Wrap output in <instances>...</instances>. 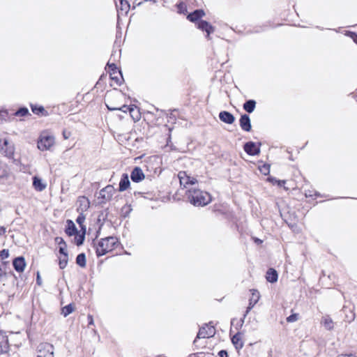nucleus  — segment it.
Segmentation results:
<instances>
[{
    "instance_id": "57",
    "label": "nucleus",
    "mask_w": 357,
    "mask_h": 357,
    "mask_svg": "<svg viewBox=\"0 0 357 357\" xmlns=\"http://www.w3.org/2000/svg\"><path fill=\"white\" fill-rule=\"evenodd\" d=\"M100 229L97 231V232H96V238H98V235H99V234H100Z\"/></svg>"
},
{
    "instance_id": "15",
    "label": "nucleus",
    "mask_w": 357,
    "mask_h": 357,
    "mask_svg": "<svg viewBox=\"0 0 357 357\" xmlns=\"http://www.w3.org/2000/svg\"><path fill=\"white\" fill-rule=\"evenodd\" d=\"M145 175L139 167H135L131 172L130 178L132 182L139 183L144 180Z\"/></svg>"
},
{
    "instance_id": "21",
    "label": "nucleus",
    "mask_w": 357,
    "mask_h": 357,
    "mask_svg": "<svg viewBox=\"0 0 357 357\" xmlns=\"http://www.w3.org/2000/svg\"><path fill=\"white\" fill-rule=\"evenodd\" d=\"M65 232L68 236H73L78 233V229L72 220H67Z\"/></svg>"
},
{
    "instance_id": "12",
    "label": "nucleus",
    "mask_w": 357,
    "mask_h": 357,
    "mask_svg": "<svg viewBox=\"0 0 357 357\" xmlns=\"http://www.w3.org/2000/svg\"><path fill=\"white\" fill-rule=\"evenodd\" d=\"M25 258L23 256H19L13 259V266L18 273H22L26 267Z\"/></svg>"
},
{
    "instance_id": "7",
    "label": "nucleus",
    "mask_w": 357,
    "mask_h": 357,
    "mask_svg": "<svg viewBox=\"0 0 357 357\" xmlns=\"http://www.w3.org/2000/svg\"><path fill=\"white\" fill-rule=\"evenodd\" d=\"M114 192L115 189L111 185H108L105 188L102 189L100 191V198L102 199L101 203H105L106 202L109 201L112 199Z\"/></svg>"
},
{
    "instance_id": "50",
    "label": "nucleus",
    "mask_w": 357,
    "mask_h": 357,
    "mask_svg": "<svg viewBox=\"0 0 357 357\" xmlns=\"http://www.w3.org/2000/svg\"><path fill=\"white\" fill-rule=\"evenodd\" d=\"M36 283L38 285H41V284H42V280H41V278H40V274L38 272L37 273Z\"/></svg>"
},
{
    "instance_id": "5",
    "label": "nucleus",
    "mask_w": 357,
    "mask_h": 357,
    "mask_svg": "<svg viewBox=\"0 0 357 357\" xmlns=\"http://www.w3.org/2000/svg\"><path fill=\"white\" fill-rule=\"evenodd\" d=\"M260 146L261 143L257 145L255 142L250 141L244 144L243 149L249 155L255 156L260 153Z\"/></svg>"
},
{
    "instance_id": "19",
    "label": "nucleus",
    "mask_w": 357,
    "mask_h": 357,
    "mask_svg": "<svg viewBox=\"0 0 357 357\" xmlns=\"http://www.w3.org/2000/svg\"><path fill=\"white\" fill-rule=\"evenodd\" d=\"M32 180L33 187L36 191L41 192L46 188L47 184L43 182L41 178L38 177V176H33Z\"/></svg>"
},
{
    "instance_id": "31",
    "label": "nucleus",
    "mask_w": 357,
    "mask_h": 357,
    "mask_svg": "<svg viewBox=\"0 0 357 357\" xmlns=\"http://www.w3.org/2000/svg\"><path fill=\"white\" fill-rule=\"evenodd\" d=\"M30 115L29 109L26 107H20L14 114L16 116H26Z\"/></svg>"
},
{
    "instance_id": "32",
    "label": "nucleus",
    "mask_w": 357,
    "mask_h": 357,
    "mask_svg": "<svg viewBox=\"0 0 357 357\" xmlns=\"http://www.w3.org/2000/svg\"><path fill=\"white\" fill-rule=\"evenodd\" d=\"M176 6L178 9L177 12L179 14H186L188 10H187V6L185 5V3L183 1H178L176 4Z\"/></svg>"
},
{
    "instance_id": "43",
    "label": "nucleus",
    "mask_w": 357,
    "mask_h": 357,
    "mask_svg": "<svg viewBox=\"0 0 357 357\" xmlns=\"http://www.w3.org/2000/svg\"><path fill=\"white\" fill-rule=\"evenodd\" d=\"M55 242H56V243L59 246H61V245H62V246H63V245H66V243L65 242V241L63 240V238H61V237H56V238H55Z\"/></svg>"
},
{
    "instance_id": "52",
    "label": "nucleus",
    "mask_w": 357,
    "mask_h": 357,
    "mask_svg": "<svg viewBox=\"0 0 357 357\" xmlns=\"http://www.w3.org/2000/svg\"><path fill=\"white\" fill-rule=\"evenodd\" d=\"M268 180L271 183H273V184L276 183V182H277V181H278V179H277V178H274V177H272V176L269 177V178H268Z\"/></svg>"
},
{
    "instance_id": "33",
    "label": "nucleus",
    "mask_w": 357,
    "mask_h": 357,
    "mask_svg": "<svg viewBox=\"0 0 357 357\" xmlns=\"http://www.w3.org/2000/svg\"><path fill=\"white\" fill-rule=\"evenodd\" d=\"M75 236V244L77 245V246H80L82 245L84 242V240H85V236L84 234H79V231H78V233H77Z\"/></svg>"
},
{
    "instance_id": "41",
    "label": "nucleus",
    "mask_w": 357,
    "mask_h": 357,
    "mask_svg": "<svg viewBox=\"0 0 357 357\" xmlns=\"http://www.w3.org/2000/svg\"><path fill=\"white\" fill-rule=\"evenodd\" d=\"M66 248H67V245H63V246L61 245V246H59V253L61 255H62L63 256V257H66V258L68 257V255L66 251Z\"/></svg>"
},
{
    "instance_id": "23",
    "label": "nucleus",
    "mask_w": 357,
    "mask_h": 357,
    "mask_svg": "<svg viewBox=\"0 0 357 357\" xmlns=\"http://www.w3.org/2000/svg\"><path fill=\"white\" fill-rule=\"evenodd\" d=\"M241 337L242 334L240 332H238L231 339L232 344L238 351L243 347V342Z\"/></svg>"
},
{
    "instance_id": "45",
    "label": "nucleus",
    "mask_w": 357,
    "mask_h": 357,
    "mask_svg": "<svg viewBox=\"0 0 357 357\" xmlns=\"http://www.w3.org/2000/svg\"><path fill=\"white\" fill-rule=\"evenodd\" d=\"M87 319H88V326H89L94 325L93 317L92 315L88 314Z\"/></svg>"
},
{
    "instance_id": "27",
    "label": "nucleus",
    "mask_w": 357,
    "mask_h": 357,
    "mask_svg": "<svg viewBox=\"0 0 357 357\" xmlns=\"http://www.w3.org/2000/svg\"><path fill=\"white\" fill-rule=\"evenodd\" d=\"M256 105H257V102L255 100L250 99V100H246L243 103V108L246 112L250 114L255 111Z\"/></svg>"
},
{
    "instance_id": "30",
    "label": "nucleus",
    "mask_w": 357,
    "mask_h": 357,
    "mask_svg": "<svg viewBox=\"0 0 357 357\" xmlns=\"http://www.w3.org/2000/svg\"><path fill=\"white\" fill-rule=\"evenodd\" d=\"M322 323L326 329L329 330V331L333 329V322L332 319L328 316L324 317L323 318Z\"/></svg>"
},
{
    "instance_id": "48",
    "label": "nucleus",
    "mask_w": 357,
    "mask_h": 357,
    "mask_svg": "<svg viewBox=\"0 0 357 357\" xmlns=\"http://www.w3.org/2000/svg\"><path fill=\"white\" fill-rule=\"evenodd\" d=\"M6 155H12L13 153V148L11 146L8 147L6 151Z\"/></svg>"
},
{
    "instance_id": "26",
    "label": "nucleus",
    "mask_w": 357,
    "mask_h": 357,
    "mask_svg": "<svg viewBox=\"0 0 357 357\" xmlns=\"http://www.w3.org/2000/svg\"><path fill=\"white\" fill-rule=\"evenodd\" d=\"M30 106L33 114L42 116H47L48 115V112L45 109L43 106L33 104H31Z\"/></svg>"
},
{
    "instance_id": "51",
    "label": "nucleus",
    "mask_w": 357,
    "mask_h": 357,
    "mask_svg": "<svg viewBox=\"0 0 357 357\" xmlns=\"http://www.w3.org/2000/svg\"><path fill=\"white\" fill-rule=\"evenodd\" d=\"M6 232V228L3 226H0V236L3 235Z\"/></svg>"
},
{
    "instance_id": "34",
    "label": "nucleus",
    "mask_w": 357,
    "mask_h": 357,
    "mask_svg": "<svg viewBox=\"0 0 357 357\" xmlns=\"http://www.w3.org/2000/svg\"><path fill=\"white\" fill-rule=\"evenodd\" d=\"M118 110L122 111V112H123L125 113H126L128 111L130 113L131 116L135 119V117L132 114V113L135 110L133 105H129L128 106V105H123L122 107H118Z\"/></svg>"
},
{
    "instance_id": "53",
    "label": "nucleus",
    "mask_w": 357,
    "mask_h": 357,
    "mask_svg": "<svg viewBox=\"0 0 357 357\" xmlns=\"http://www.w3.org/2000/svg\"><path fill=\"white\" fill-rule=\"evenodd\" d=\"M337 357H357L354 354H342L340 356H338Z\"/></svg>"
},
{
    "instance_id": "25",
    "label": "nucleus",
    "mask_w": 357,
    "mask_h": 357,
    "mask_svg": "<svg viewBox=\"0 0 357 357\" xmlns=\"http://www.w3.org/2000/svg\"><path fill=\"white\" fill-rule=\"evenodd\" d=\"M9 351V343L8 337L0 335V355L6 354Z\"/></svg>"
},
{
    "instance_id": "49",
    "label": "nucleus",
    "mask_w": 357,
    "mask_h": 357,
    "mask_svg": "<svg viewBox=\"0 0 357 357\" xmlns=\"http://www.w3.org/2000/svg\"><path fill=\"white\" fill-rule=\"evenodd\" d=\"M286 181L284 180H278L276 183L279 187H282L285 184Z\"/></svg>"
},
{
    "instance_id": "13",
    "label": "nucleus",
    "mask_w": 357,
    "mask_h": 357,
    "mask_svg": "<svg viewBox=\"0 0 357 357\" xmlns=\"http://www.w3.org/2000/svg\"><path fill=\"white\" fill-rule=\"evenodd\" d=\"M205 15V12L203 9H196L194 11L190 13L187 15V19L194 23H198L199 21L202 20V18Z\"/></svg>"
},
{
    "instance_id": "1",
    "label": "nucleus",
    "mask_w": 357,
    "mask_h": 357,
    "mask_svg": "<svg viewBox=\"0 0 357 357\" xmlns=\"http://www.w3.org/2000/svg\"><path fill=\"white\" fill-rule=\"evenodd\" d=\"M187 200L195 206H204L212 201L211 195L200 189L191 187L185 193Z\"/></svg>"
},
{
    "instance_id": "29",
    "label": "nucleus",
    "mask_w": 357,
    "mask_h": 357,
    "mask_svg": "<svg viewBox=\"0 0 357 357\" xmlns=\"http://www.w3.org/2000/svg\"><path fill=\"white\" fill-rule=\"evenodd\" d=\"M74 311V306L72 303H70L61 308V314L64 317H66Z\"/></svg>"
},
{
    "instance_id": "59",
    "label": "nucleus",
    "mask_w": 357,
    "mask_h": 357,
    "mask_svg": "<svg viewBox=\"0 0 357 357\" xmlns=\"http://www.w3.org/2000/svg\"><path fill=\"white\" fill-rule=\"evenodd\" d=\"M256 241H257V242H259H259H261V240H259V239H258V238H257V239H256Z\"/></svg>"
},
{
    "instance_id": "8",
    "label": "nucleus",
    "mask_w": 357,
    "mask_h": 357,
    "mask_svg": "<svg viewBox=\"0 0 357 357\" xmlns=\"http://www.w3.org/2000/svg\"><path fill=\"white\" fill-rule=\"evenodd\" d=\"M197 27L206 33V38L210 39V34L215 31V27L206 20H202L196 24Z\"/></svg>"
},
{
    "instance_id": "47",
    "label": "nucleus",
    "mask_w": 357,
    "mask_h": 357,
    "mask_svg": "<svg viewBox=\"0 0 357 357\" xmlns=\"http://www.w3.org/2000/svg\"><path fill=\"white\" fill-rule=\"evenodd\" d=\"M63 136L64 139H68L70 137V132L64 130L63 131Z\"/></svg>"
},
{
    "instance_id": "36",
    "label": "nucleus",
    "mask_w": 357,
    "mask_h": 357,
    "mask_svg": "<svg viewBox=\"0 0 357 357\" xmlns=\"http://www.w3.org/2000/svg\"><path fill=\"white\" fill-rule=\"evenodd\" d=\"M78 213H79V215L77 216V218L76 219V222L79 225H84V222L86 219V217H85V215L84 214V213H82V212H78Z\"/></svg>"
},
{
    "instance_id": "10",
    "label": "nucleus",
    "mask_w": 357,
    "mask_h": 357,
    "mask_svg": "<svg viewBox=\"0 0 357 357\" xmlns=\"http://www.w3.org/2000/svg\"><path fill=\"white\" fill-rule=\"evenodd\" d=\"M54 142V139L51 136H44L38 142V147L40 150L49 149Z\"/></svg>"
},
{
    "instance_id": "14",
    "label": "nucleus",
    "mask_w": 357,
    "mask_h": 357,
    "mask_svg": "<svg viewBox=\"0 0 357 357\" xmlns=\"http://www.w3.org/2000/svg\"><path fill=\"white\" fill-rule=\"evenodd\" d=\"M239 125L241 129L245 132H250L252 129L251 121L248 114H241L239 119Z\"/></svg>"
},
{
    "instance_id": "37",
    "label": "nucleus",
    "mask_w": 357,
    "mask_h": 357,
    "mask_svg": "<svg viewBox=\"0 0 357 357\" xmlns=\"http://www.w3.org/2000/svg\"><path fill=\"white\" fill-rule=\"evenodd\" d=\"M132 211V208H130V206H124L122 208H121V213H122V215L124 217V218H126L129 215V213L131 212Z\"/></svg>"
},
{
    "instance_id": "11",
    "label": "nucleus",
    "mask_w": 357,
    "mask_h": 357,
    "mask_svg": "<svg viewBox=\"0 0 357 357\" xmlns=\"http://www.w3.org/2000/svg\"><path fill=\"white\" fill-rule=\"evenodd\" d=\"M118 18L121 15H126L130 10V3L127 0H120L119 4H116Z\"/></svg>"
},
{
    "instance_id": "18",
    "label": "nucleus",
    "mask_w": 357,
    "mask_h": 357,
    "mask_svg": "<svg viewBox=\"0 0 357 357\" xmlns=\"http://www.w3.org/2000/svg\"><path fill=\"white\" fill-rule=\"evenodd\" d=\"M219 119L221 121L227 123L231 124L235 121L234 116L229 112L227 111H222L219 113Z\"/></svg>"
},
{
    "instance_id": "38",
    "label": "nucleus",
    "mask_w": 357,
    "mask_h": 357,
    "mask_svg": "<svg viewBox=\"0 0 357 357\" xmlns=\"http://www.w3.org/2000/svg\"><path fill=\"white\" fill-rule=\"evenodd\" d=\"M345 35L350 37L357 44V33L356 32L347 31Z\"/></svg>"
},
{
    "instance_id": "24",
    "label": "nucleus",
    "mask_w": 357,
    "mask_h": 357,
    "mask_svg": "<svg viewBox=\"0 0 357 357\" xmlns=\"http://www.w3.org/2000/svg\"><path fill=\"white\" fill-rule=\"evenodd\" d=\"M266 279L271 283L276 282L278 279V273L277 271L273 268H268L266 274Z\"/></svg>"
},
{
    "instance_id": "4",
    "label": "nucleus",
    "mask_w": 357,
    "mask_h": 357,
    "mask_svg": "<svg viewBox=\"0 0 357 357\" xmlns=\"http://www.w3.org/2000/svg\"><path fill=\"white\" fill-rule=\"evenodd\" d=\"M107 66L111 79L114 80L118 86H120L123 80L121 70H119L114 63H108Z\"/></svg>"
},
{
    "instance_id": "61",
    "label": "nucleus",
    "mask_w": 357,
    "mask_h": 357,
    "mask_svg": "<svg viewBox=\"0 0 357 357\" xmlns=\"http://www.w3.org/2000/svg\"><path fill=\"white\" fill-rule=\"evenodd\" d=\"M254 32L257 33V32H259V30H255Z\"/></svg>"
},
{
    "instance_id": "42",
    "label": "nucleus",
    "mask_w": 357,
    "mask_h": 357,
    "mask_svg": "<svg viewBox=\"0 0 357 357\" xmlns=\"http://www.w3.org/2000/svg\"><path fill=\"white\" fill-rule=\"evenodd\" d=\"M298 319V315L296 314H292L287 317V321L291 323L296 321Z\"/></svg>"
},
{
    "instance_id": "46",
    "label": "nucleus",
    "mask_w": 357,
    "mask_h": 357,
    "mask_svg": "<svg viewBox=\"0 0 357 357\" xmlns=\"http://www.w3.org/2000/svg\"><path fill=\"white\" fill-rule=\"evenodd\" d=\"M80 227L79 234L86 235V227L84 225H79Z\"/></svg>"
},
{
    "instance_id": "39",
    "label": "nucleus",
    "mask_w": 357,
    "mask_h": 357,
    "mask_svg": "<svg viewBox=\"0 0 357 357\" xmlns=\"http://www.w3.org/2000/svg\"><path fill=\"white\" fill-rule=\"evenodd\" d=\"M9 257V250L8 249H3L0 251V258L3 260Z\"/></svg>"
},
{
    "instance_id": "22",
    "label": "nucleus",
    "mask_w": 357,
    "mask_h": 357,
    "mask_svg": "<svg viewBox=\"0 0 357 357\" xmlns=\"http://www.w3.org/2000/svg\"><path fill=\"white\" fill-rule=\"evenodd\" d=\"M130 185V182L128 174H123L119 185V191L123 192L129 188Z\"/></svg>"
},
{
    "instance_id": "44",
    "label": "nucleus",
    "mask_w": 357,
    "mask_h": 357,
    "mask_svg": "<svg viewBox=\"0 0 357 357\" xmlns=\"http://www.w3.org/2000/svg\"><path fill=\"white\" fill-rule=\"evenodd\" d=\"M218 355L219 357H229L228 352L225 349L220 350Z\"/></svg>"
},
{
    "instance_id": "2",
    "label": "nucleus",
    "mask_w": 357,
    "mask_h": 357,
    "mask_svg": "<svg viewBox=\"0 0 357 357\" xmlns=\"http://www.w3.org/2000/svg\"><path fill=\"white\" fill-rule=\"evenodd\" d=\"M119 243L118 239L114 236H108L100 239L96 247V253L98 257L106 255L114 250Z\"/></svg>"
},
{
    "instance_id": "58",
    "label": "nucleus",
    "mask_w": 357,
    "mask_h": 357,
    "mask_svg": "<svg viewBox=\"0 0 357 357\" xmlns=\"http://www.w3.org/2000/svg\"><path fill=\"white\" fill-rule=\"evenodd\" d=\"M139 114L137 116L136 120H139Z\"/></svg>"
},
{
    "instance_id": "28",
    "label": "nucleus",
    "mask_w": 357,
    "mask_h": 357,
    "mask_svg": "<svg viewBox=\"0 0 357 357\" xmlns=\"http://www.w3.org/2000/svg\"><path fill=\"white\" fill-rule=\"evenodd\" d=\"M76 264L82 268H84L86 266V255L84 253L82 252L77 255L76 257Z\"/></svg>"
},
{
    "instance_id": "40",
    "label": "nucleus",
    "mask_w": 357,
    "mask_h": 357,
    "mask_svg": "<svg viewBox=\"0 0 357 357\" xmlns=\"http://www.w3.org/2000/svg\"><path fill=\"white\" fill-rule=\"evenodd\" d=\"M68 264V257H63V259H60L59 261V268L61 269H63L66 267Z\"/></svg>"
},
{
    "instance_id": "3",
    "label": "nucleus",
    "mask_w": 357,
    "mask_h": 357,
    "mask_svg": "<svg viewBox=\"0 0 357 357\" xmlns=\"http://www.w3.org/2000/svg\"><path fill=\"white\" fill-rule=\"evenodd\" d=\"M215 334V329L212 325V322L205 324L199 328V332L193 342V344H196L197 340L200 338H208L213 337Z\"/></svg>"
},
{
    "instance_id": "20",
    "label": "nucleus",
    "mask_w": 357,
    "mask_h": 357,
    "mask_svg": "<svg viewBox=\"0 0 357 357\" xmlns=\"http://www.w3.org/2000/svg\"><path fill=\"white\" fill-rule=\"evenodd\" d=\"M77 202L79 206L77 208V212H82L87 211L90 206L89 200L86 197H79Z\"/></svg>"
},
{
    "instance_id": "6",
    "label": "nucleus",
    "mask_w": 357,
    "mask_h": 357,
    "mask_svg": "<svg viewBox=\"0 0 357 357\" xmlns=\"http://www.w3.org/2000/svg\"><path fill=\"white\" fill-rule=\"evenodd\" d=\"M37 357H54V347L50 344H42L39 346Z\"/></svg>"
},
{
    "instance_id": "56",
    "label": "nucleus",
    "mask_w": 357,
    "mask_h": 357,
    "mask_svg": "<svg viewBox=\"0 0 357 357\" xmlns=\"http://www.w3.org/2000/svg\"><path fill=\"white\" fill-rule=\"evenodd\" d=\"M8 145V141L6 139H3V146L7 147Z\"/></svg>"
},
{
    "instance_id": "17",
    "label": "nucleus",
    "mask_w": 357,
    "mask_h": 357,
    "mask_svg": "<svg viewBox=\"0 0 357 357\" xmlns=\"http://www.w3.org/2000/svg\"><path fill=\"white\" fill-rule=\"evenodd\" d=\"M250 291L252 292V297L249 299V305L246 309V314H248L254 307L260 298L259 292L257 289H251Z\"/></svg>"
},
{
    "instance_id": "16",
    "label": "nucleus",
    "mask_w": 357,
    "mask_h": 357,
    "mask_svg": "<svg viewBox=\"0 0 357 357\" xmlns=\"http://www.w3.org/2000/svg\"><path fill=\"white\" fill-rule=\"evenodd\" d=\"M9 268V262L8 261H0V280H4L8 278V275H13L15 274L12 271H7V269Z\"/></svg>"
},
{
    "instance_id": "54",
    "label": "nucleus",
    "mask_w": 357,
    "mask_h": 357,
    "mask_svg": "<svg viewBox=\"0 0 357 357\" xmlns=\"http://www.w3.org/2000/svg\"><path fill=\"white\" fill-rule=\"evenodd\" d=\"M248 314H246V312H245L244 315H243V317L242 319H241L240 320V326H242L243 323H244V319L245 318V317L247 316Z\"/></svg>"
},
{
    "instance_id": "35",
    "label": "nucleus",
    "mask_w": 357,
    "mask_h": 357,
    "mask_svg": "<svg viewBox=\"0 0 357 357\" xmlns=\"http://www.w3.org/2000/svg\"><path fill=\"white\" fill-rule=\"evenodd\" d=\"M270 167L271 166L269 164L265 163L263 165L259 166V169L264 175H268L270 173Z\"/></svg>"
},
{
    "instance_id": "9",
    "label": "nucleus",
    "mask_w": 357,
    "mask_h": 357,
    "mask_svg": "<svg viewBox=\"0 0 357 357\" xmlns=\"http://www.w3.org/2000/svg\"><path fill=\"white\" fill-rule=\"evenodd\" d=\"M178 176L181 185H183L184 188H186L187 185H192L197 182L195 178L190 177V176L187 175L185 172H180L178 174Z\"/></svg>"
},
{
    "instance_id": "55",
    "label": "nucleus",
    "mask_w": 357,
    "mask_h": 357,
    "mask_svg": "<svg viewBox=\"0 0 357 357\" xmlns=\"http://www.w3.org/2000/svg\"><path fill=\"white\" fill-rule=\"evenodd\" d=\"M107 109L109 110V111H115V110H118V107H109V105H106Z\"/></svg>"
},
{
    "instance_id": "60",
    "label": "nucleus",
    "mask_w": 357,
    "mask_h": 357,
    "mask_svg": "<svg viewBox=\"0 0 357 357\" xmlns=\"http://www.w3.org/2000/svg\"><path fill=\"white\" fill-rule=\"evenodd\" d=\"M136 193H137V194H140V195H141V194H142V192H135V195H136Z\"/></svg>"
}]
</instances>
